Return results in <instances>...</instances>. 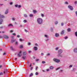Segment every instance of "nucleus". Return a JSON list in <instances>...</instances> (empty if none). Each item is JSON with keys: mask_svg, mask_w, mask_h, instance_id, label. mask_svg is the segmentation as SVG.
Segmentation results:
<instances>
[{"mask_svg": "<svg viewBox=\"0 0 77 77\" xmlns=\"http://www.w3.org/2000/svg\"><path fill=\"white\" fill-rule=\"evenodd\" d=\"M50 54L49 53L47 55L48 56H49L50 55Z\"/></svg>", "mask_w": 77, "mask_h": 77, "instance_id": "0e129e2a", "label": "nucleus"}, {"mask_svg": "<svg viewBox=\"0 0 77 77\" xmlns=\"http://www.w3.org/2000/svg\"><path fill=\"white\" fill-rule=\"evenodd\" d=\"M15 7H16V8H17V7H18V5L16 4V5H15Z\"/></svg>", "mask_w": 77, "mask_h": 77, "instance_id": "b1692460", "label": "nucleus"}, {"mask_svg": "<svg viewBox=\"0 0 77 77\" xmlns=\"http://www.w3.org/2000/svg\"><path fill=\"white\" fill-rule=\"evenodd\" d=\"M19 40L21 42H22L23 41H24V39H22L21 38H20L19 39Z\"/></svg>", "mask_w": 77, "mask_h": 77, "instance_id": "4468645a", "label": "nucleus"}, {"mask_svg": "<svg viewBox=\"0 0 77 77\" xmlns=\"http://www.w3.org/2000/svg\"><path fill=\"white\" fill-rule=\"evenodd\" d=\"M60 69V68L59 67V68H57L56 69V70H58V69Z\"/></svg>", "mask_w": 77, "mask_h": 77, "instance_id": "49530a36", "label": "nucleus"}, {"mask_svg": "<svg viewBox=\"0 0 77 77\" xmlns=\"http://www.w3.org/2000/svg\"><path fill=\"white\" fill-rule=\"evenodd\" d=\"M27 53H26V52H24L23 53V55H26Z\"/></svg>", "mask_w": 77, "mask_h": 77, "instance_id": "2eb2a0df", "label": "nucleus"}, {"mask_svg": "<svg viewBox=\"0 0 77 77\" xmlns=\"http://www.w3.org/2000/svg\"><path fill=\"white\" fill-rule=\"evenodd\" d=\"M23 22L24 23H26V22H27V20H23Z\"/></svg>", "mask_w": 77, "mask_h": 77, "instance_id": "c756f323", "label": "nucleus"}, {"mask_svg": "<svg viewBox=\"0 0 77 77\" xmlns=\"http://www.w3.org/2000/svg\"><path fill=\"white\" fill-rule=\"evenodd\" d=\"M0 6H2V5H3V4H0Z\"/></svg>", "mask_w": 77, "mask_h": 77, "instance_id": "69168bd1", "label": "nucleus"}, {"mask_svg": "<svg viewBox=\"0 0 77 77\" xmlns=\"http://www.w3.org/2000/svg\"><path fill=\"white\" fill-rule=\"evenodd\" d=\"M34 50L36 51V50H38V48L36 46H35L34 47Z\"/></svg>", "mask_w": 77, "mask_h": 77, "instance_id": "1a4fd4ad", "label": "nucleus"}, {"mask_svg": "<svg viewBox=\"0 0 77 77\" xmlns=\"http://www.w3.org/2000/svg\"><path fill=\"white\" fill-rule=\"evenodd\" d=\"M38 72H36V73H35V75H38Z\"/></svg>", "mask_w": 77, "mask_h": 77, "instance_id": "72a5a7b5", "label": "nucleus"}, {"mask_svg": "<svg viewBox=\"0 0 77 77\" xmlns=\"http://www.w3.org/2000/svg\"><path fill=\"white\" fill-rule=\"evenodd\" d=\"M62 71H63V70H60V72H62Z\"/></svg>", "mask_w": 77, "mask_h": 77, "instance_id": "8fccbe9b", "label": "nucleus"}, {"mask_svg": "<svg viewBox=\"0 0 77 77\" xmlns=\"http://www.w3.org/2000/svg\"><path fill=\"white\" fill-rule=\"evenodd\" d=\"M13 35H14V36H15V35H16V34L15 33H14L13 34Z\"/></svg>", "mask_w": 77, "mask_h": 77, "instance_id": "e433bc0d", "label": "nucleus"}, {"mask_svg": "<svg viewBox=\"0 0 77 77\" xmlns=\"http://www.w3.org/2000/svg\"><path fill=\"white\" fill-rule=\"evenodd\" d=\"M12 20H13V21H15V18L13 17L12 18Z\"/></svg>", "mask_w": 77, "mask_h": 77, "instance_id": "6ab92c4d", "label": "nucleus"}, {"mask_svg": "<svg viewBox=\"0 0 77 77\" xmlns=\"http://www.w3.org/2000/svg\"><path fill=\"white\" fill-rule=\"evenodd\" d=\"M11 49L12 50H14V49H13V47H12V46L11 47Z\"/></svg>", "mask_w": 77, "mask_h": 77, "instance_id": "cd10ccee", "label": "nucleus"}, {"mask_svg": "<svg viewBox=\"0 0 77 77\" xmlns=\"http://www.w3.org/2000/svg\"><path fill=\"white\" fill-rule=\"evenodd\" d=\"M29 16L30 17H33V14H30L29 15Z\"/></svg>", "mask_w": 77, "mask_h": 77, "instance_id": "5701e85b", "label": "nucleus"}, {"mask_svg": "<svg viewBox=\"0 0 77 77\" xmlns=\"http://www.w3.org/2000/svg\"><path fill=\"white\" fill-rule=\"evenodd\" d=\"M64 32H65V31H64V30H62L61 33V35H63V34H64Z\"/></svg>", "mask_w": 77, "mask_h": 77, "instance_id": "f8f14e48", "label": "nucleus"}, {"mask_svg": "<svg viewBox=\"0 0 77 77\" xmlns=\"http://www.w3.org/2000/svg\"><path fill=\"white\" fill-rule=\"evenodd\" d=\"M61 26H63V23H61Z\"/></svg>", "mask_w": 77, "mask_h": 77, "instance_id": "4d7b16f0", "label": "nucleus"}, {"mask_svg": "<svg viewBox=\"0 0 77 77\" xmlns=\"http://www.w3.org/2000/svg\"><path fill=\"white\" fill-rule=\"evenodd\" d=\"M75 69H73V71H75Z\"/></svg>", "mask_w": 77, "mask_h": 77, "instance_id": "338daca9", "label": "nucleus"}, {"mask_svg": "<svg viewBox=\"0 0 77 77\" xmlns=\"http://www.w3.org/2000/svg\"><path fill=\"white\" fill-rule=\"evenodd\" d=\"M65 4H68V2H65Z\"/></svg>", "mask_w": 77, "mask_h": 77, "instance_id": "e2e57ef3", "label": "nucleus"}, {"mask_svg": "<svg viewBox=\"0 0 77 77\" xmlns=\"http://www.w3.org/2000/svg\"><path fill=\"white\" fill-rule=\"evenodd\" d=\"M35 45V46H38V45L37 43H36Z\"/></svg>", "mask_w": 77, "mask_h": 77, "instance_id": "a18cd8bd", "label": "nucleus"}, {"mask_svg": "<svg viewBox=\"0 0 77 77\" xmlns=\"http://www.w3.org/2000/svg\"><path fill=\"white\" fill-rule=\"evenodd\" d=\"M25 32H28V31L26 29H25Z\"/></svg>", "mask_w": 77, "mask_h": 77, "instance_id": "58836bf2", "label": "nucleus"}, {"mask_svg": "<svg viewBox=\"0 0 77 77\" xmlns=\"http://www.w3.org/2000/svg\"><path fill=\"white\" fill-rule=\"evenodd\" d=\"M23 47V45H21L20 46V48H22Z\"/></svg>", "mask_w": 77, "mask_h": 77, "instance_id": "4be33fe9", "label": "nucleus"}, {"mask_svg": "<svg viewBox=\"0 0 77 77\" xmlns=\"http://www.w3.org/2000/svg\"><path fill=\"white\" fill-rule=\"evenodd\" d=\"M72 65H70L69 66V67L70 68H71V67H72Z\"/></svg>", "mask_w": 77, "mask_h": 77, "instance_id": "37998d69", "label": "nucleus"}, {"mask_svg": "<svg viewBox=\"0 0 77 77\" xmlns=\"http://www.w3.org/2000/svg\"><path fill=\"white\" fill-rule=\"evenodd\" d=\"M53 60L54 62H57V63H59V62H60V60H57L56 58H54Z\"/></svg>", "mask_w": 77, "mask_h": 77, "instance_id": "7ed1b4c3", "label": "nucleus"}, {"mask_svg": "<svg viewBox=\"0 0 77 77\" xmlns=\"http://www.w3.org/2000/svg\"><path fill=\"white\" fill-rule=\"evenodd\" d=\"M8 27H10V26H13V25L11 24H10L8 25Z\"/></svg>", "mask_w": 77, "mask_h": 77, "instance_id": "dca6fc26", "label": "nucleus"}, {"mask_svg": "<svg viewBox=\"0 0 77 77\" xmlns=\"http://www.w3.org/2000/svg\"><path fill=\"white\" fill-rule=\"evenodd\" d=\"M33 12L34 13V14H35L36 13V10H33Z\"/></svg>", "mask_w": 77, "mask_h": 77, "instance_id": "412c9836", "label": "nucleus"}, {"mask_svg": "<svg viewBox=\"0 0 77 77\" xmlns=\"http://www.w3.org/2000/svg\"><path fill=\"white\" fill-rule=\"evenodd\" d=\"M26 56H23L22 58L24 59V60H25L26 59Z\"/></svg>", "mask_w": 77, "mask_h": 77, "instance_id": "f3484780", "label": "nucleus"}, {"mask_svg": "<svg viewBox=\"0 0 77 77\" xmlns=\"http://www.w3.org/2000/svg\"><path fill=\"white\" fill-rule=\"evenodd\" d=\"M62 49H60L58 51V53H59V54H61L62 53Z\"/></svg>", "mask_w": 77, "mask_h": 77, "instance_id": "423d86ee", "label": "nucleus"}, {"mask_svg": "<svg viewBox=\"0 0 77 77\" xmlns=\"http://www.w3.org/2000/svg\"><path fill=\"white\" fill-rule=\"evenodd\" d=\"M4 38L5 39H8L9 38V36H8L5 35L4 36Z\"/></svg>", "mask_w": 77, "mask_h": 77, "instance_id": "9d476101", "label": "nucleus"}, {"mask_svg": "<svg viewBox=\"0 0 77 77\" xmlns=\"http://www.w3.org/2000/svg\"><path fill=\"white\" fill-rule=\"evenodd\" d=\"M41 16L42 17H44V15L43 14H42L41 15Z\"/></svg>", "mask_w": 77, "mask_h": 77, "instance_id": "393cba45", "label": "nucleus"}, {"mask_svg": "<svg viewBox=\"0 0 77 77\" xmlns=\"http://www.w3.org/2000/svg\"><path fill=\"white\" fill-rule=\"evenodd\" d=\"M45 37H46V38H48V35H45Z\"/></svg>", "mask_w": 77, "mask_h": 77, "instance_id": "c85d7f7f", "label": "nucleus"}, {"mask_svg": "<svg viewBox=\"0 0 77 77\" xmlns=\"http://www.w3.org/2000/svg\"><path fill=\"white\" fill-rule=\"evenodd\" d=\"M68 38V37H65V39H66Z\"/></svg>", "mask_w": 77, "mask_h": 77, "instance_id": "603ef678", "label": "nucleus"}, {"mask_svg": "<svg viewBox=\"0 0 77 77\" xmlns=\"http://www.w3.org/2000/svg\"><path fill=\"white\" fill-rule=\"evenodd\" d=\"M37 22L39 24H41L43 22L42 19L40 18H38L37 19Z\"/></svg>", "mask_w": 77, "mask_h": 77, "instance_id": "f257e3e1", "label": "nucleus"}, {"mask_svg": "<svg viewBox=\"0 0 77 77\" xmlns=\"http://www.w3.org/2000/svg\"><path fill=\"white\" fill-rule=\"evenodd\" d=\"M10 5H12V2H11L10 3Z\"/></svg>", "mask_w": 77, "mask_h": 77, "instance_id": "680f3d73", "label": "nucleus"}, {"mask_svg": "<svg viewBox=\"0 0 77 77\" xmlns=\"http://www.w3.org/2000/svg\"><path fill=\"white\" fill-rule=\"evenodd\" d=\"M49 70H50V69H47L46 71H49Z\"/></svg>", "mask_w": 77, "mask_h": 77, "instance_id": "864d4df0", "label": "nucleus"}, {"mask_svg": "<svg viewBox=\"0 0 77 77\" xmlns=\"http://www.w3.org/2000/svg\"><path fill=\"white\" fill-rule=\"evenodd\" d=\"M31 44L30 43H28V45H30Z\"/></svg>", "mask_w": 77, "mask_h": 77, "instance_id": "bf43d9fd", "label": "nucleus"}, {"mask_svg": "<svg viewBox=\"0 0 77 77\" xmlns=\"http://www.w3.org/2000/svg\"><path fill=\"white\" fill-rule=\"evenodd\" d=\"M67 31H68V32H70V31H71V29L68 28L67 29Z\"/></svg>", "mask_w": 77, "mask_h": 77, "instance_id": "a211bd4d", "label": "nucleus"}, {"mask_svg": "<svg viewBox=\"0 0 77 77\" xmlns=\"http://www.w3.org/2000/svg\"><path fill=\"white\" fill-rule=\"evenodd\" d=\"M59 49V48H55L56 50H57Z\"/></svg>", "mask_w": 77, "mask_h": 77, "instance_id": "2f4dec72", "label": "nucleus"}, {"mask_svg": "<svg viewBox=\"0 0 77 77\" xmlns=\"http://www.w3.org/2000/svg\"><path fill=\"white\" fill-rule=\"evenodd\" d=\"M33 75V73H31L30 75H29V76H30V77H31Z\"/></svg>", "mask_w": 77, "mask_h": 77, "instance_id": "bb28decb", "label": "nucleus"}, {"mask_svg": "<svg viewBox=\"0 0 77 77\" xmlns=\"http://www.w3.org/2000/svg\"><path fill=\"white\" fill-rule=\"evenodd\" d=\"M6 55V53H4L3 54V55Z\"/></svg>", "mask_w": 77, "mask_h": 77, "instance_id": "5fc2aeb1", "label": "nucleus"}, {"mask_svg": "<svg viewBox=\"0 0 77 77\" xmlns=\"http://www.w3.org/2000/svg\"><path fill=\"white\" fill-rule=\"evenodd\" d=\"M76 15L77 17V11L76 12H75Z\"/></svg>", "mask_w": 77, "mask_h": 77, "instance_id": "6e6d98bb", "label": "nucleus"}, {"mask_svg": "<svg viewBox=\"0 0 77 77\" xmlns=\"http://www.w3.org/2000/svg\"><path fill=\"white\" fill-rule=\"evenodd\" d=\"M5 33L4 31H3L2 32L0 31V33Z\"/></svg>", "mask_w": 77, "mask_h": 77, "instance_id": "7c9ffc66", "label": "nucleus"}, {"mask_svg": "<svg viewBox=\"0 0 77 77\" xmlns=\"http://www.w3.org/2000/svg\"><path fill=\"white\" fill-rule=\"evenodd\" d=\"M45 63V62L44 61H42V63Z\"/></svg>", "mask_w": 77, "mask_h": 77, "instance_id": "473e14b6", "label": "nucleus"}, {"mask_svg": "<svg viewBox=\"0 0 77 77\" xmlns=\"http://www.w3.org/2000/svg\"><path fill=\"white\" fill-rule=\"evenodd\" d=\"M13 32V31H12V30H11V31H10V32Z\"/></svg>", "mask_w": 77, "mask_h": 77, "instance_id": "774afa93", "label": "nucleus"}, {"mask_svg": "<svg viewBox=\"0 0 77 77\" xmlns=\"http://www.w3.org/2000/svg\"><path fill=\"white\" fill-rule=\"evenodd\" d=\"M18 8H20V7H21V6L20 5H18Z\"/></svg>", "mask_w": 77, "mask_h": 77, "instance_id": "c03bdc74", "label": "nucleus"}, {"mask_svg": "<svg viewBox=\"0 0 77 77\" xmlns=\"http://www.w3.org/2000/svg\"><path fill=\"white\" fill-rule=\"evenodd\" d=\"M55 35L56 37H58L59 36V34L57 33H56L55 34Z\"/></svg>", "mask_w": 77, "mask_h": 77, "instance_id": "9b49d317", "label": "nucleus"}, {"mask_svg": "<svg viewBox=\"0 0 77 77\" xmlns=\"http://www.w3.org/2000/svg\"><path fill=\"white\" fill-rule=\"evenodd\" d=\"M58 23V22H57V21H56L55 22V24H57Z\"/></svg>", "mask_w": 77, "mask_h": 77, "instance_id": "f704fd0d", "label": "nucleus"}, {"mask_svg": "<svg viewBox=\"0 0 77 77\" xmlns=\"http://www.w3.org/2000/svg\"><path fill=\"white\" fill-rule=\"evenodd\" d=\"M54 68V67L52 66H50V69H53Z\"/></svg>", "mask_w": 77, "mask_h": 77, "instance_id": "ddd939ff", "label": "nucleus"}, {"mask_svg": "<svg viewBox=\"0 0 77 77\" xmlns=\"http://www.w3.org/2000/svg\"><path fill=\"white\" fill-rule=\"evenodd\" d=\"M5 18V16L1 15L0 14V24H2L3 22V20L2 19V18Z\"/></svg>", "mask_w": 77, "mask_h": 77, "instance_id": "f03ea898", "label": "nucleus"}, {"mask_svg": "<svg viewBox=\"0 0 77 77\" xmlns=\"http://www.w3.org/2000/svg\"><path fill=\"white\" fill-rule=\"evenodd\" d=\"M73 51L75 53H77V48H74Z\"/></svg>", "mask_w": 77, "mask_h": 77, "instance_id": "6e6552de", "label": "nucleus"}, {"mask_svg": "<svg viewBox=\"0 0 77 77\" xmlns=\"http://www.w3.org/2000/svg\"><path fill=\"white\" fill-rule=\"evenodd\" d=\"M75 35L76 36H77V32H75Z\"/></svg>", "mask_w": 77, "mask_h": 77, "instance_id": "a878e982", "label": "nucleus"}, {"mask_svg": "<svg viewBox=\"0 0 77 77\" xmlns=\"http://www.w3.org/2000/svg\"><path fill=\"white\" fill-rule=\"evenodd\" d=\"M75 4H77V1H75Z\"/></svg>", "mask_w": 77, "mask_h": 77, "instance_id": "3c124183", "label": "nucleus"}, {"mask_svg": "<svg viewBox=\"0 0 77 77\" xmlns=\"http://www.w3.org/2000/svg\"><path fill=\"white\" fill-rule=\"evenodd\" d=\"M39 59H36L35 60L36 61H39Z\"/></svg>", "mask_w": 77, "mask_h": 77, "instance_id": "de8ad7c7", "label": "nucleus"}, {"mask_svg": "<svg viewBox=\"0 0 77 77\" xmlns=\"http://www.w3.org/2000/svg\"><path fill=\"white\" fill-rule=\"evenodd\" d=\"M33 69V67H31L30 68L31 70H32V69Z\"/></svg>", "mask_w": 77, "mask_h": 77, "instance_id": "13d9d810", "label": "nucleus"}, {"mask_svg": "<svg viewBox=\"0 0 77 77\" xmlns=\"http://www.w3.org/2000/svg\"><path fill=\"white\" fill-rule=\"evenodd\" d=\"M41 55H42V56H43V55H44V54L42 53L41 54Z\"/></svg>", "mask_w": 77, "mask_h": 77, "instance_id": "052dcab7", "label": "nucleus"}, {"mask_svg": "<svg viewBox=\"0 0 77 77\" xmlns=\"http://www.w3.org/2000/svg\"><path fill=\"white\" fill-rule=\"evenodd\" d=\"M8 11H9L8 9H6V10L5 12V14H8Z\"/></svg>", "mask_w": 77, "mask_h": 77, "instance_id": "0eeeda50", "label": "nucleus"}, {"mask_svg": "<svg viewBox=\"0 0 77 77\" xmlns=\"http://www.w3.org/2000/svg\"><path fill=\"white\" fill-rule=\"evenodd\" d=\"M18 57H20V56H22V54H21V51H20L19 52L18 54Z\"/></svg>", "mask_w": 77, "mask_h": 77, "instance_id": "39448f33", "label": "nucleus"}, {"mask_svg": "<svg viewBox=\"0 0 77 77\" xmlns=\"http://www.w3.org/2000/svg\"><path fill=\"white\" fill-rule=\"evenodd\" d=\"M3 75V73L2 72H1L0 73V75Z\"/></svg>", "mask_w": 77, "mask_h": 77, "instance_id": "a19ab883", "label": "nucleus"}, {"mask_svg": "<svg viewBox=\"0 0 77 77\" xmlns=\"http://www.w3.org/2000/svg\"><path fill=\"white\" fill-rule=\"evenodd\" d=\"M28 53H31V51H29L28 52Z\"/></svg>", "mask_w": 77, "mask_h": 77, "instance_id": "79ce46f5", "label": "nucleus"}, {"mask_svg": "<svg viewBox=\"0 0 77 77\" xmlns=\"http://www.w3.org/2000/svg\"><path fill=\"white\" fill-rule=\"evenodd\" d=\"M24 17H27V14H24Z\"/></svg>", "mask_w": 77, "mask_h": 77, "instance_id": "aec40b11", "label": "nucleus"}, {"mask_svg": "<svg viewBox=\"0 0 77 77\" xmlns=\"http://www.w3.org/2000/svg\"><path fill=\"white\" fill-rule=\"evenodd\" d=\"M17 38H20V36L19 35H17Z\"/></svg>", "mask_w": 77, "mask_h": 77, "instance_id": "c9c22d12", "label": "nucleus"}, {"mask_svg": "<svg viewBox=\"0 0 77 77\" xmlns=\"http://www.w3.org/2000/svg\"><path fill=\"white\" fill-rule=\"evenodd\" d=\"M68 8L69 9H70V10H71V11H72V10H73V8H72V7L71 5H69L68 6Z\"/></svg>", "mask_w": 77, "mask_h": 77, "instance_id": "20e7f679", "label": "nucleus"}, {"mask_svg": "<svg viewBox=\"0 0 77 77\" xmlns=\"http://www.w3.org/2000/svg\"><path fill=\"white\" fill-rule=\"evenodd\" d=\"M15 44L16 45H18V42H16L15 43Z\"/></svg>", "mask_w": 77, "mask_h": 77, "instance_id": "ea45409f", "label": "nucleus"}, {"mask_svg": "<svg viewBox=\"0 0 77 77\" xmlns=\"http://www.w3.org/2000/svg\"><path fill=\"white\" fill-rule=\"evenodd\" d=\"M38 66H37L35 70H38Z\"/></svg>", "mask_w": 77, "mask_h": 77, "instance_id": "4c0bfd02", "label": "nucleus"}, {"mask_svg": "<svg viewBox=\"0 0 77 77\" xmlns=\"http://www.w3.org/2000/svg\"><path fill=\"white\" fill-rule=\"evenodd\" d=\"M1 29H3V26H1L0 27Z\"/></svg>", "mask_w": 77, "mask_h": 77, "instance_id": "09e8293b", "label": "nucleus"}]
</instances>
